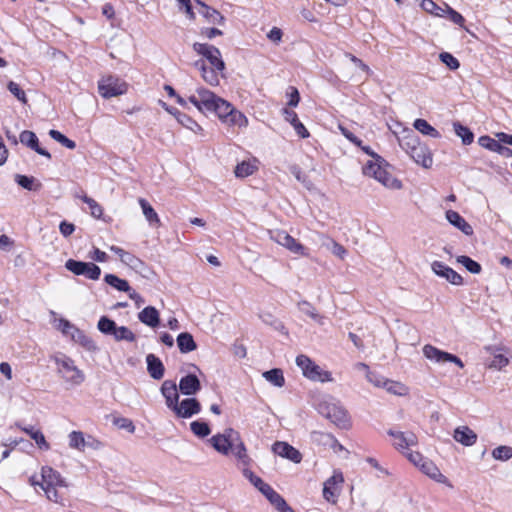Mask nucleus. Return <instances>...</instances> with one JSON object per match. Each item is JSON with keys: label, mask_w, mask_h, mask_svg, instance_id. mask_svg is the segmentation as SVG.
Instances as JSON below:
<instances>
[{"label": "nucleus", "mask_w": 512, "mask_h": 512, "mask_svg": "<svg viewBox=\"0 0 512 512\" xmlns=\"http://www.w3.org/2000/svg\"><path fill=\"white\" fill-rule=\"evenodd\" d=\"M400 147L419 165L430 168L433 163L432 154L426 144L422 143L413 130L403 131L398 138Z\"/></svg>", "instance_id": "f257e3e1"}, {"label": "nucleus", "mask_w": 512, "mask_h": 512, "mask_svg": "<svg viewBox=\"0 0 512 512\" xmlns=\"http://www.w3.org/2000/svg\"><path fill=\"white\" fill-rule=\"evenodd\" d=\"M41 482L34 476L30 478L32 486H39L45 493L48 500L64 505L63 498L58 492L59 487H67L65 479L61 474L51 467L45 466L41 469Z\"/></svg>", "instance_id": "f03ea898"}, {"label": "nucleus", "mask_w": 512, "mask_h": 512, "mask_svg": "<svg viewBox=\"0 0 512 512\" xmlns=\"http://www.w3.org/2000/svg\"><path fill=\"white\" fill-rule=\"evenodd\" d=\"M388 168V164L380 156H376L375 160H369L362 170L364 175L376 179L387 188L401 189V181L395 178Z\"/></svg>", "instance_id": "7ed1b4c3"}, {"label": "nucleus", "mask_w": 512, "mask_h": 512, "mask_svg": "<svg viewBox=\"0 0 512 512\" xmlns=\"http://www.w3.org/2000/svg\"><path fill=\"white\" fill-rule=\"evenodd\" d=\"M52 360L57 366V373L66 383L78 386L84 382L85 374L75 365L73 359L63 353H57L52 356Z\"/></svg>", "instance_id": "20e7f679"}, {"label": "nucleus", "mask_w": 512, "mask_h": 512, "mask_svg": "<svg viewBox=\"0 0 512 512\" xmlns=\"http://www.w3.org/2000/svg\"><path fill=\"white\" fill-rule=\"evenodd\" d=\"M212 112L216 113L221 122L227 126L242 128L248 125L247 117L220 97L216 100L215 109Z\"/></svg>", "instance_id": "39448f33"}, {"label": "nucleus", "mask_w": 512, "mask_h": 512, "mask_svg": "<svg viewBox=\"0 0 512 512\" xmlns=\"http://www.w3.org/2000/svg\"><path fill=\"white\" fill-rule=\"evenodd\" d=\"M97 328L102 334L113 337L117 342L136 341V335L128 327L118 326L115 321L111 320L107 316L100 317L97 323Z\"/></svg>", "instance_id": "423d86ee"}, {"label": "nucleus", "mask_w": 512, "mask_h": 512, "mask_svg": "<svg viewBox=\"0 0 512 512\" xmlns=\"http://www.w3.org/2000/svg\"><path fill=\"white\" fill-rule=\"evenodd\" d=\"M318 412L329 419L336 426L346 429L350 426V418L347 411L338 403L322 401L318 404Z\"/></svg>", "instance_id": "0eeeda50"}, {"label": "nucleus", "mask_w": 512, "mask_h": 512, "mask_svg": "<svg viewBox=\"0 0 512 512\" xmlns=\"http://www.w3.org/2000/svg\"><path fill=\"white\" fill-rule=\"evenodd\" d=\"M296 364L302 370L303 375L312 381L331 382L333 380L329 371L323 370L306 355L297 356Z\"/></svg>", "instance_id": "6e6552de"}, {"label": "nucleus", "mask_w": 512, "mask_h": 512, "mask_svg": "<svg viewBox=\"0 0 512 512\" xmlns=\"http://www.w3.org/2000/svg\"><path fill=\"white\" fill-rule=\"evenodd\" d=\"M218 99V96L204 87L197 88L194 93L188 96V101L201 113L212 112Z\"/></svg>", "instance_id": "1a4fd4ad"}, {"label": "nucleus", "mask_w": 512, "mask_h": 512, "mask_svg": "<svg viewBox=\"0 0 512 512\" xmlns=\"http://www.w3.org/2000/svg\"><path fill=\"white\" fill-rule=\"evenodd\" d=\"M98 91L103 98L109 99L126 93L127 84L118 77L107 76L98 82Z\"/></svg>", "instance_id": "9d476101"}, {"label": "nucleus", "mask_w": 512, "mask_h": 512, "mask_svg": "<svg viewBox=\"0 0 512 512\" xmlns=\"http://www.w3.org/2000/svg\"><path fill=\"white\" fill-rule=\"evenodd\" d=\"M270 239L288 249L291 253L307 257V249L295 238L283 230L269 231Z\"/></svg>", "instance_id": "9b49d317"}, {"label": "nucleus", "mask_w": 512, "mask_h": 512, "mask_svg": "<svg viewBox=\"0 0 512 512\" xmlns=\"http://www.w3.org/2000/svg\"><path fill=\"white\" fill-rule=\"evenodd\" d=\"M193 50L198 55L203 56L210 63L211 67H214L220 72L225 70V63L217 47L207 43L196 42L193 44Z\"/></svg>", "instance_id": "f8f14e48"}, {"label": "nucleus", "mask_w": 512, "mask_h": 512, "mask_svg": "<svg viewBox=\"0 0 512 512\" xmlns=\"http://www.w3.org/2000/svg\"><path fill=\"white\" fill-rule=\"evenodd\" d=\"M65 268L77 276L82 275L90 280H98L101 275L100 267L92 262L68 259L65 262Z\"/></svg>", "instance_id": "ddd939ff"}, {"label": "nucleus", "mask_w": 512, "mask_h": 512, "mask_svg": "<svg viewBox=\"0 0 512 512\" xmlns=\"http://www.w3.org/2000/svg\"><path fill=\"white\" fill-rule=\"evenodd\" d=\"M239 436L237 431L228 428L225 429L223 433L212 436L209 441L217 452L227 456L230 455L234 442L238 440Z\"/></svg>", "instance_id": "4468645a"}, {"label": "nucleus", "mask_w": 512, "mask_h": 512, "mask_svg": "<svg viewBox=\"0 0 512 512\" xmlns=\"http://www.w3.org/2000/svg\"><path fill=\"white\" fill-rule=\"evenodd\" d=\"M422 351H423L424 356L428 360H430L434 363L444 364L447 362H451L460 368L464 367V363L462 362V360L459 357H457L454 354L448 353L446 351L440 350L433 345H430V344L424 345Z\"/></svg>", "instance_id": "2eb2a0df"}, {"label": "nucleus", "mask_w": 512, "mask_h": 512, "mask_svg": "<svg viewBox=\"0 0 512 512\" xmlns=\"http://www.w3.org/2000/svg\"><path fill=\"white\" fill-rule=\"evenodd\" d=\"M344 482V476L341 471L335 470L333 475L329 477L323 486V497L326 501L335 504Z\"/></svg>", "instance_id": "dca6fc26"}, {"label": "nucleus", "mask_w": 512, "mask_h": 512, "mask_svg": "<svg viewBox=\"0 0 512 512\" xmlns=\"http://www.w3.org/2000/svg\"><path fill=\"white\" fill-rule=\"evenodd\" d=\"M388 435L394 438L393 446L403 454L404 452H407L410 447L416 446L418 442L416 435L412 432L404 433L389 430Z\"/></svg>", "instance_id": "f3484780"}, {"label": "nucleus", "mask_w": 512, "mask_h": 512, "mask_svg": "<svg viewBox=\"0 0 512 512\" xmlns=\"http://www.w3.org/2000/svg\"><path fill=\"white\" fill-rule=\"evenodd\" d=\"M201 405L200 402L195 398H185L181 402H178L176 408L173 409V413L178 418H191L192 416L200 413Z\"/></svg>", "instance_id": "a211bd4d"}, {"label": "nucleus", "mask_w": 512, "mask_h": 512, "mask_svg": "<svg viewBox=\"0 0 512 512\" xmlns=\"http://www.w3.org/2000/svg\"><path fill=\"white\" fill-rule=\"evenodd\" d=\"M431 269L437 276L445 278L452 285L460 286L463 284L462 276L440 261L432 262Z\"/></svg>", "instance_id": "6ab92c4d"}, {"label": "nucleus", "mask_w": 512, "mask_h": 512, "mask_svg": "<svg viewBox=\"0 0 512 512\" xmlns=\"http://www.w3.org/2000/svg\"><path fill=\"white\" fill-rule=\"evenodd\" d=\"M110 251L114 252L116 255H118L120 261L130 267L131 269L135 270L136 272H143L145 268V263L133 255L132 253L118 247V246H110Z\"/></svg>", "instance_id": "aec40b11"}, {"label": "nucleus", "mask_w": 512, "mask_h": 512, "mask_svg": "<svg viewBox=\"0 0 512 512\" xmlns=\"http://www.w3.org/2000/svg\"><path fill=\"white\" fill-rule=\"evenodd\" d=\"M62 323V331L65 334L71 335L72 339L81 344L83 347H85L88 350L95 349V344L93 340L86 336L81 330L77 329L74 325H72L69 321L63 320Z\"/></svg>", "instance_id": "412c9836"}, {"label": "nucleus", "mask_w": 512, "mask_h": 512, "mask_svg": "<svg viewBox=\"0 0 512 512\" xmlns=\"http://www.w3.org/2000/svg\"><path fill=\"white\" fill-rule=\"evenodd\" d=\"M272 451L276 455L286 458L294 463H300L302 460L301 453L287 442H275L272 446Z\"/></svg>", "instance_id": "4be33fe9"}, {"label": "nucleus", "mask_w": 512, "mask_h": 512, "mask_svg": "<svg viewBox=\"0 0 512 512\" xmlns=\"http://www.w3.org/2000/svg\"><path fill=\"white\" fill-rule=\"evenodd\" d=\"M160 391L165 399L167 408L173 411L179 402V393L176 383L172 380H165L161 385Z\"/></svg>", "instance_id": "5701e85b"}, {"label": "nucleus", "mask_w": 512, "mask_h": 512, "mask_svg": "<svg viewBox=\"0 0 512 512\" xmlns=\"http://www.w3.org/2000/svg\"><path fill=\"white\" fill-rule=\"evenodd\" d=\"M19 141L23 145L34 150L36 153L46 157L47 159H51V154L39 146V140L34 132L29 130L22 131L19 135Z\"/></svg>", "instance_id": "b1692460"}, {"label": "nucleus", "mask_w": 512, "mask_h": 512, "mask_svg": "<svg viewBox=\"0 0 512 512\" xmlns=\"http://www.w3.org/2000/svg\"><path fill=\"white\" fill-rule=\"evenodd\" d=\"M196 4L199 6L198 12L202 15L206 21L210 24H218L223 25L225 22L224 16L217 11L216 9L206 5L200 0H195Z\"/></svg>", "instance_id": "393cba45"}, {"label": "nucleus", "mask_w": 512, "mask_h": 512, "mask_svg": "<svg viewBox=\"0 0 512 512\" xmlns=\"http://www.w3.org/2000/svg\"><path fill=\"white\" fill-rule=\"evenodd\" d=\"M201 389V383L196 375L188 374L179 381V391L183 395H195Z\"/></svg>", "instance_id": "a878e982"}, {"label": "nucleus", "mask_w": 512, "mask_h": 512, "mask_svg": "<svg viewBox=\"0 0 512 512\" xmlns=\"http://www.w3.org/2000/svg\"><path fill=\"white\" fill-rule=\"evenodd\" d=\"M230 454H232L237 459L241 469L248 468V466L251 463V458L248 456L246 447L243 441L241 440L240 436L238 437V440L234 442Z\"/></svg>", "instance_id": "bb28decb"}, {"label": "nucleus", "mask_w": 512, "mask_h": 512, "mask_svg": "<svg viewBox=\"0 0 512 512\" xmlns=\"http://www.w3.org/2000/svg\"><path fill=\"white\" fill-rule=\"evenodd\" d=\"M454 439L464 446H472L477 441V434L468 426H459L454 430Z\"/></svg>", "instance_id": "cd10ccee"}, {"label": "nucleus", "mask_w": 512, "mask_h": 512, "mask_svg": "<svg viewBox=\"0 0 512 512\" xmlns=\"http://www.w3.org/2000/svg\"><path fill=\"white\" fill-rule=\"evenodd\" d=\"M446 219L450 224L461 230L465 235H472V226L456 211L448 210L446 212Z\"/></svg>", "instance_id": "c85d7f7f"}, {"label": "nucleus", "mask_w": 512, "mask_h": 512, "mask_svg": "<svg viewBox=\"0 0 512 512\" xmlns=\"http://www.w3.org/2000/svg\"><path fill=\"white\" fill-rule=\"evenodd\" d=\"M479 144L489 149L490 151L497 152L502 156L509 157L512 156V150L501 145L499 141L489 137V136H481L478 140Z\"/></svg>", "instance_id": "c756f323"}, {"label": "nucleus", "mask_w": 512, "mask_h": 512, "mask_svg": "<svg viewBox=\"0 0 512 512\" xmlns=\"http://www.w3.org/2000/svg\"><path fill=\"white\" fill-rule=\"evenodd\" d=\"M147 371L149 375L155 379L160 380L164 376L165 368L162 361L154 354H148L146 356Z\"/></svg>", "instance_id": "7c9ffc66"}, {"label": "nucleus", "mask_w": 512, "mask_h": 512, "mask_svg": "<svg viewBox=\"0 0 512 512\" xmlns=\"http://www.w3.org/2000/svg\"><path fill=\"white\" fill-rule=\"evenodd\" d=\"M194 66L201 71V76L205 82L212 86H216L219 84V77L218 72L219 70L215 69L214 67L207 68L204 60H197L194 63Z\"/></svg>", "instance_id": "2f4dec72"}, {"label": "nucleus", "mask_w": 512, "mask_h": 512, "mask_svg": "<svg viewBox=\"0 0 512 512\" xmlns=\"http://www.w3.org/2000/svg\"><path fill=\"white\" fill-rule=\"evenodd\" d=\"M138 319L141 323L151 328L157 327L160 323L159 312L153 306H147L141 312H139Z\"/></svg>", "instance_id": "473e14b6"}, {"label": "nucleus", "mask_w": 512, "mask_h": 512, "mask_svg": "<svg viewBox=\"0 0 512 512\" xmlns=\"http://www.w3.org/2000/svg\"><path fill=\"white\" fill-rule=\"evenodd\" d=\"M283 115H284V118L287 122H289L295 132L297 133V135L301 138H308L309 137V132L308 130L305 128V126L300 122V120L298 119V116L297 114L292 111V110H289L287 108H284L283 109Z\"/></svg>", "instance_id": "72a5a7b5"}, {"label": "nucleus", "mask_w": 512, "mask_h": 512, "mask_svg": "<svg viewBox=\"0 0 512 512\" xmlns=\"http://www.w3.org/2000/svg\"><path fill=\"white\" fill-rule=\"evenodd\" d=\"M420 470L431 479L446 483L447 478L440 472L439 468L430 460L426 459L420 466Z\"/></svg>", "instance_id": "f704fd0d"}, {"label": "nucleus", "mask_w": 512, "mask_h": 512, "mask_svg": "<svg viewBox=\"0 0 512 512\" xmlns=\"http://www.w3.org/2000/svg\"><path fill=\"white\" fill-rule=\"evenodd\" d=\"M318 237L322 242V245L330 249L335 256L339 257L340 259L345 258L347 250L344 248V246H342L341 244L337 243L336 241H334L333 239L329 238L324 234H318Z\"/></svg>", "instance_id": "c9c22d12"}, {"label": "nucleus", "mask_w": 512, "mask_h": 512, "mask_svg": "<svg viewBox=\"0 0 512 512\" xmlns=\"http://www.w3.org/2000/svg\"><path fill=\"white\" fill-rule=\"evenodd\" d=\"M177 345L181 353H189L197 348L193 336L188 332H183L178 335Z\"/></svg>", "instance_id": "e433bc0d"}, {"label": "nucleus", "mask_w": 512, "mask_h": 512, "mask_svg": "<svg viewBox=\"0 0 512 512\" xmlns=\"http://www.w3.org/2000/svg\"><path fill=\"white\" fill-rule=\"evenodd\" d=\"M298 309L303 314L307 315L311 319H313L315 322H317L320 325L324 324V316L317 313L315 307L308 301H300L297 304Z\"/></svg>", "instance_id": "4c0bfd02"}, {"label": "nucleus", "mask_w": 512, "mask_h": 512, "mask_svg": "<svg viewBox=\"0 0 512 512\" xmlns=\"http://www.w3.org/2000/svg\"><path fill=\"white\" fill-rule=\"evenodd\" d=\"M14 180L22 188L29 191H38L42 187V184L32 176L29 177L26 175L16 174Z\"/></svg>", "instance_id": "58836bf2"}, {"label": "nucleus", "mask_w": 512, "mask_h": 512, "mask_svg": "<svg viewBox=\"0 0 512 512\" xmlns=\"http://www.w3.org/2000/svg\"><path fill=\"white\" fill-rule=\"evenodd\" d=\"M104 281L114 289L121 292H126L129 294V292L132 290L128 281H126L125 279H121L114 274H106L104 277Z\"/></svg>", "instance_id": "ea45409f"}, {"label": "nucleus", "mask_w": 512, "mask_h": 512, "mask_svg": "<svg viewBox=\"0 0 512 512\" xmlns=\"http://www.w3.org/2000/svg\"><path fill=\"white\" fill-rule=\"evenodd\" d=\"M311 441L317 445H321L324 447H331L332 444H335V437L326 432L321 431H313L310 435Z\"/></svg>", "instance_id": "a19ab883"}, {"label": "nucleus", "mask_w": 512, "mask_h": 512, "mask_svg": "<svg viewBox=\"0 0 512 512\" xmlns=\"http://www.w3.org/2000/svg\"><path fill=\"white\" fill-rule=\"evenodd\" d=\"M262 376L271 384L276 387H283L285 384V379L283 375V371L279 368H274L269 371H265Z\"/></svg>", "instance_id": "79ce46f5"}, {"label": "nucleus", "mask_w": 512, "mask_h": 512, "mask_svg": "<svg viewBox=\"0 0 512 512\" xmlns=\"http://www.w3.org/2000/svg\"><path fill=\"white\" fill-rule=\"evenodd\" d=\"M141 208H142V211H143V214L146 218V220L151 224H157L159 225L160 224V219L158 217V214L156 213V211L153 209V207L149 204L148 201H146L145 199L143 198H140L138 200Z\"/></svg>", "instance_id": "37998d69"}, {"label": "nucleus", "mask_w": 512, "mask_h": 512, "mask_svg": "<svg viewBox=\"0 0 512 512\" xmlns=\"http://www.w3.org/2000/svg\"><path fill=\"white\" fill-rule=\"evenodd\" d=\"M23 431L26 432L36 442L40 449L49 450L50 446L40 430H34L33 427H25L23 428Z\"/></svg>", "instance_id": "c03bdc74"}, {"label": "nucleus", "mask_w": 512, "mask_h": 512, "mask_svg": "<svg viewBox=\"0 0 512 512\" xmlns=\"http://www.w3.org/2000/svg\"><path fill=\"white\" fill-rule=\"evenodd\" d=\"M414 128L424 135H428L433 138L439 137V132L424 119H416L414 122Z\"/></svg>", "instance_id": "a18cd8bd"}, {"label": "nucleus", "mask_w": 512, "mask_h": 512, "mask_svg": "<svg viewBox=\"0 0 512 512\" xmlns=\"http://www.w3.org/2000/svg\"><path fill=\"white\" fill-rule=\"evenodd\" d=\"M456 261L457 263L463 265L470 273L479 274L482 270L481 265L468 256H458Z\"/></svg>", "instance_id": "49530a36"}, {"label": "nucleus", "mask_w": 512, "mask_h": 512, "mask_svg": "<svg viewBox=\"0 0 512 512\" xmlns=\"http://www.w3.org/2000/svg\"><path fill=\"white\" fill-rule=\"evenodd\" d=\"M260 318L264 324L273 327L275 330H277L283 334H287L284 324L280 320L275 318L272 314L263 313L260 315Z\"/></svg>", "instance_id": "de8ad7c7"}, {"label": "nucleus", "mask_w": 512, "mask_h": 512, "mask_svg": "<svg viewBox=\"0 0 512 512\" xmlns=\"http://www.w3.org/2000/svg\"><path fill=\"white\" fill-rule=\"evenodd\" d=\"M69 446L73 449L83 451L86 446L83 433L80 431H72L69 434Z\"/></svg>", "instance_id": "09e8293b"}, {"label": "nucleus", "mask_w": 512, "mask_h": 512, "mask_svg": "<svg viewBox=\"0 0 512 512\" xmlns=\"http://www.w3.org/2000/svg\"><path fill=\"white\" fill-rule=\"evenodd\" d=\"M49 136L59 142L62 146L70 149V150H73L76 148V143L75 141L67 138L64 134H62L60 131L58 130H54V129H51L49 131Z\"/></svg>", "instance_id": "8fccbe9b"}, {"label": "nucleus", "mask_w": 512, "mask_h": 512, "mask_svg": "<svg viewBox=\"0 0 512 512\" xmlns=\"http://www.w3.org/2000/svg\"><path fill=\"white\" fill-rule=\"evenodd\" d=\"M383 388L393 395L402 396L407 393V387L404 384L389 379L386 380Z\"/></svg>", "instance_id": "3c124183"}, {"label": "nucleus", "mask_w": 512, "mask_h": 512, "mask_svg": "<svg viewBox=\"0 0 512 512\" xmlns=\"http://www.w3.org/2000/svg\"><path fill=\"white\" fill-rule=\"evenodd\" d=\"M454 131L462 139L463 144L469 145L473 142V133L465 126L460 123H454Z\"/></svg>", "instance_id": "603ef678"}, {"label": "nucleus", "mask_w": 512, "mask_h": 512, "mask_svg": "<svg viewBox=\"0 0 512 512\" xmlns=\"http://www.w3.org/2000/svg\"><path fill=\"white\" fill-rule=\"evenodd\" d=\"M84 203H86L90 209V214L95 218H100L103 214L102 207L93 199L83 194L78 196Z\"/></svg>", "instance_id": "864d4df0"}, {"label": "nucleus", "mask_w": 512, "mask_h": 512, "mask_svg": "<svg viewBox=\"0 0 512 512\" xmlns=\"http://www.w3.org/2000/svg\"><path fill=\"white\" fill-rule=\"evenodd\" d=\"M269 502L275 507L281 503H284V498L277 493L269 484H267L261 492Z\"/></svg>", "instance_id": "5fc2aeb1"}, {"label": "nucleus", "mask_w": 512, "mask_h": 512, "mask_svg": "<svg viewBox=\"0 0 512 512\" xmlns=\"http://www.w3.org/2000/svg\"><path fill=\"white\" fill-rule=\"evenodd\" d=\"M421 7L424 11H426L430 14H433V15L439 16V17H445L444 6L440 7L432 0H423L421 2Z\"/></svg>", "instance_id": "6e6d98bb"}, {"label": "nucleus", "mask_w": 512, "mask_h": 512, "mask_svg": "<svg viewBox=\"0 0 512 512\" xmlns=\"http://www.w3.org/2000/svg\"><path fill=\"white\" fill-rule=\"evenodd\" d=\"M243 476L249 480V482L257 488L260 492L267 485L260 477L256 476L249 468L242 469Z\"/></svg>", "instance_id": "4d7b16f0"}, {"label": "nucleus", "mask_w": 512, "mask_h": 512, "mask_svg": "<svg viewBox=\"0 0 512 512\" xmlns=\"http://www.w3.org/2000/svg\"><path fill=\"white\" fill-rule=\"evenodd\" d=\"M177 121L184 127L188 128L196 133L198 131L202 130L201 126L196 121H194L191 117H189L188 115H186L184 113L177 114Z\"/></svg>", "instance_id": "13d9d810"}, {"label": "nucleus", "mask_w": 512, "mask_h": 512, "mask_svg": "<svg viewBox=\"0 0 512 512\" xmlns=\"http://www.w3.org/2000/svg\"><path fill=\"white\" fill-rule=\"evenodd\" d=\"M191 431L198 437L204 438L208 436L211 432L208 424L206 422L201 421H193L190 424Z\"/></svg>", "instance_id": "bf43d9fd"}, {"label": "nucleus", "mask_w": 512, "mask_h": 512, "mask_svg": "<svg viewBox=\"0 0 512 512\" xmlns=\"http://www.w3.org/2000/svg\"><path fill=\"white\" fill-rule=\"evenodd\" d=\"M256 167L250 162L243 161L235 168V175L240 178H245L252 175Z\"/></svg>", "instance_id": "052dcab7"}, {"label": "nucleus", "mask_w": 512, "mask_h": 512, "mask_svg": "<svg viewBox=\"0 0 512 512\" xmlns=\"http://www.w3.org/2000/svg\"><path fill=\"white\" fill-rule=\"evenodd\" d=\"M492 456L496 460L507 461L512 458V448L509 446H498L492 451Z\"/></svg>", "instance_id": "680f3d73"}, {"label": "nucleus", "mask_w": 512, "mask_h": 512, "mask_svg": "<svg viewBox=\"0 0 512 512\" xmlns=\"http://www.w3.org/2000/svg\"><path fill=\"white\" fill-rule=\"evenodd\" d=\"M444 11L445 17H448L453 23L463 26L465 20L460 13L452 9L447 4H444Z\"/></svg>", "instance_id": "e2e57ef3"}, {"label": "nucleus", "mask_w": 512, "mask_h": 512, "mask_svg": "<svg viewBox=\"0 0 512 512\" xmlns=\"http://www.w3.org/2000/svg\"><path fill=\"white\" fill-rule=\"evenodd\" d=\"M7 88L10 91V93L13 94L19 101H21L22 103L27 102L24 90H22L17 83H15L14 81H10L7 85Z\"/></svg>", "instance_id": "0e129e2a"}, {"label": "nucleus", "mask_w": 512, "mask_h": 512, "mask_svg": "<svg viewBox=\"0 0 512 512\" xmlns=\"http://www.w3.org/2000/svg\"><path fill=\"white\" fill-rule=\"evenodd\" d=\"M439 58L451 70H456L460 66L459 61L452 54H450L448 52H442L439 55Z\"/></svg>", "instance_id": "69168bd1"}, {"label": "nucleus", "mask_w": 512, "mask_h": 512, "mask_svg": "<svg viewBox=\"0 0 512 512\" xmlns=\"http://www.w3.org/2000/svg\"><path fill=\"white\" fill-rule=\"evenodd\" d=\"M508 363L509 360L506 356L502 354H494L493 359L489 364V367L494 369H502L503 367L507 366Z\"/></svg>", "instance_id": "338daca9"}, {"label": "nucleus", "mask_w": 512, "mask_h": 512, "mask_svg": "<svg viewBox=\"0 0 512 512\" xmlns=\"http://www.w3.org/2000/svg\"><path fill=\"white\" fill-rule=\"evenodd\" d=\"M404 455L408 458V460L413 463L415 466L419 467L426 459L419 453L411 451L410 449L407 452H404Z\"/></svg>", "instance_id": "774afa93"}]
</instances>
